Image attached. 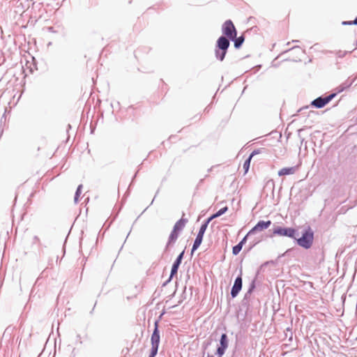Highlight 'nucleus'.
Here are the masks:
<instances>
[{
    "mask_svg": "<svg viewBox=\"0 0 357 357\" xmlns=\"http://www.w3.org/2000/svg\"><path fill=\"white\" fill-rule=\"evenodd\" d=\"M184 216L185 214L183 213L181 218L175 223L173 229L169 236L167 247H169L170 245L175 243L178 237L179 233L184 229L185 225L188 222V220L185 218Z\"/></svg>",
    "mask_w": 357,
    "mask_h": 357,
    "instance_id": "f257e3e1",
    "label": "nucleus"
},
{
    "mask_svg": "<svg viewBox=\"0 0 357 357\" xmlns=\"http://www.w3.org/2000/svg\"><path fill=\"white\" fill-rule=\"evenodd\" d=\"M229 46V40L225 37L221 36L218 39L217 47L218 50H215V56L220 61H222L226 55L227 50Z\"/></svg>",
    "mask_w": 357,
    "mask_h": 357,
    "instance_id": "f03ea898",
    "label": "nucleus"
},
{
    "mask_svg": "<svg viewBox=\"0 0 357 357\" xmlns=\"http://www.w3.org/2000/svg\"><path fill=\"white\" fill-rule=\"evenodd\" d=\"M314 234L312 230L309 228L303 234V236L297 239L298 244L306 249L310 248L313 242Z\"/></svg>",
    "mask_w": 357,
    "mask_h": 357,
    "instance_id": "7ed1b4c3",
    "label": "nucleus"
},
{
    "mask_svg": "<svg viewBox=\"0 0 357 357\" xmlns=\"http://www.w3.org/2000/svg\"><path fill=\"white\" fill-rule=\"evenodd\" d=\"M151 351L149 357H155L157 354L159 342H160V334L158 331V323H155V328L151 338Z\"/></svg>",
    "mask_w": 357,
    "mask_h": 357,
    "instance_id": "20e7f679",
    "label": "nucleus"
},
{
    "mask_svg": "<svg viewBox=\"0 0 357 357\" xmlns=\"http://www.w3.org/2000/svg\"><path fill=\"white\" fill-rule=\"evenodd\" d=\"M222 33L231 40H234L236 35L237 31L236 27L231 20H226L222 24Z\"/></svg>",
    "mask_w": 357,
    "mask_h": 357,
    "instance_id": "39448f33",
    "label": "nucleus"
},
{
    "mask_svg": "<svg viewBox=\"0 0 357 357\" xmlns=\"http://www.w3.org/2000/svg\"><path fill=\"white\" fill-rule=\"evenodd\" d=\"M208 222L203 224L199 231V233L195 238V241L194 242L192 251H194L197 250L199 245H201L203 239L204 234L206 231V229L207 228Z\"/></svg>",
    "mask_w": 357,
    "mask_h": 357,
    "instance_id": "423d86ee",
    "label": "nucleus"
},
{
    "mask_svg": "<svg viewBox=\"0 0 357 357\" xmlns=\"http://www.w3.org/2000/svg\"><path fill=\"white\" fill-rule=\"evenodd\" d=\"M334 96L335 94H331L326 98H318L312 102V105L317 108H321L328 104Z\"/></svg>",
    "mask_w": 357,
    "mask_h": 357,
    "instance_id": "0eeeda50",
    "label": "nucleus"
},
{
    "mask_svg": "<svg viewBox=\"0 0 357 357\" xmlns=\"http://www.w3.org/2000/svg\"><path fill=\"white\" fill-rule=\"evenodd\" d=\"M296 233V230L292 228L278 227L274 229L273 234L279 236H284L293 238Z\"/></svg>",
    "mask_w": 357,
    "mask_h": 357,
    "instance_id": "6e6552de",
    "label": "nucleus"
},
{
    "mask_svg": "<svg viewBox=\"0 0 357 357\" xmlns=\"http://www.w3.org/2000/svg\"><path fill=\"white\" fill-rule=\"evenodd\" d=\"M271 225L270 220L268 221H259L248 233V234L254 233L255 231H260L267 229Z\"/></svg>",
    "mask_w": 357,
    "mask_h": 357,
    "instance_id": "1a4fd4ad",
    "label": "nucleus"
},
{
    "mask_svg": "<svg viewBox=\"0 0 357 357\" xmlns=\"http://www.w3.org/2000/svg\"><path fill=\"white\" fill-rule=\"evenodd\" d=\"M242 288V278L241 276L238 277L234 282L231 291V295L233 298L236 297Z\"/></svg>",
    "mask_w": 357,
    "mask_h": 357,
    "instance_id": "9d476101",
    "label": "nucleus"
},
{
    "mask_svg": "<svg viewBox=\"0 0 357 357\" xmlns=\"http://www.w3.org/2000/svg\"><path fill=\"white\" fill-rule=\"evenodd\" d=\"M183 255H184V251H183L178 256L177 259H176V261L173 264V266L172 267V271H171L170 278H172V277H174V275H176L177 274L178 269V267H179V266H180V264L181 263V260L183 259Z\"/></svg>",
    "mask_w": 357,
    "mask_h": 357,
    "instance_id": "9b49d317",
    "label": "nucleus"
},
{
    "mask_svg": "<svg viewBox=\"0 0 357 357\" xmlns=\"http://www.w3.org/2000/svg\"><path fill=\"white\" fill-rule=\"evenodd\" d=\"M278 22L282 26L288 29L289 26V12L279 15Z\"/></svg>",
    "mask_w": 357,
    "mask_h": 357,
    "instance_id": "f8f14e48",
    "label": "nucleus"
},
{
    "mask_svg": "<svg viewBox=\"0 0 357 357\" xmlns=\"http://www.w3.org/2000/svg\"><path fill=\"white\" fill-rule=\"evenodd\" d=\"M296 171V167H284L281 169L278 172L279 176H285V175H289V174H294Z\"/></svg>",
    "mask_w": 357,
    "mask_h": 357,
    "instance_id": "ddd939ff",
    "label": "nucleus"
},
{
    "mask_svg": "<svg viewBox=\"0 0 357 357\" xmlns=\"http://www.w3.org/2000/svg\"><path fill=\"white\" fill-rule=\"evenodd\" d=\"M260 153V151L259 150H256V151H254L249 156V158L245 161L244 164H243V169H244V174H246L248 170H249V167H250V162H251V159L252 158L256 155V154H259Z\"/></svg>",
    "mask_w": 357,
    "mask_h": 357,
    "instance_id": "4468645a",
    "label": "nucleus"
},
{
    "mask_svg": "<svg viewBox=\"0 0 357 357\" xmlns=\"http://www.w3.org/2000/svg\"><path fill=\"white\" fill-rule=\"evenodd\" d=\"M245 241H246V236L244 237L243 239L238 245L233 247L232 253L234 255H238L241 252L243 245L245 243Z\"/></svg>",
    "mask_w": 357,
    "mask_h": 357,
    "instance_id": "2eb2a0df",
    "label": "nucleus"
},
{
    "mask_svg": "<svg viewBox=\"0 0 357 357\" xmlns=\"http://www.w3.org/2000/svg\"><path fill=\"white\" fill-rule=\"evenodd\" d=\"M234 47L236 48H239L244 41V37L243 36L238 37V38L236 37L234 39Z\"/></svg>",
    "mask_w": 357,
    "mask_h": 357,
    "instance_id": "dca6fc26",
    "label": "nucleus"
},
{
    "mask_svg": "<svg viewBox=\"0 0 357 357\" xmlns=\"http://www.w3.org/2000/svg\"><path fill=\"white\" fill-rule=\"evenodd\" d=\"M225 348L228 347V340H227V336L226 334H222L220 338V346Z\"/></svg>",
    "mask_w": 357,
    "mask_h": 357,
    "instance_id": "f3484780",
    "label": "nucleus"
},
{
    "mask_svg": "<svg viewBox=\"0 0 357 357\" xmlns=\"http://www.w3.org/2000/svg\"><path fill=\"white\" fill-rule=\"evenodd\" d=\"M227 210H228V207L227 206H225V207L220 209L216 213L213 214L210 218V219H213V218H218V217L220 216L221 215L225 213Z\"/></svg>",
    "mask_w": 357,
    "mask_h": 357,
    "instance_id": "a211bd4d",
    "label": "nucleus"
},
{
    "mask_svg": "<svg viewBox=\"0 0 357 357\" xmlns=\"http://www.w3.org/2000/svg\"><path fill=\"white\" fill-rule=\"evenodd\" d=\"M82 188V185H79L77 189V191H76V193H75V201L77 202V199H78V197L79 196V195L81 194V189Z\"/></svg>",
    "mask_w": 357,
    "mask_h": 357,
    "instance_id": "6ab92c4d",
    "label": "nucleus"
},
{
    "mask_svg": "<svg viewBox=\"0 0 357 357\" xmlns=\"http://www.w3.org/2000/svg\"><path fill=\"white\" fill-rule=\"evenodd\" d=\"M227 348L219 347L217 349V354L221 357L224 354Z\"/></svg>",
    "mask_w": 357,
    "mask_h": 357,
    "instance_id": "aec40b11",
    "label": "nucleus"
},
{
    "mask_svg": "<svg viewBox=\"0 0 357 357\" xmlns=\"http://www.w3.org/2000/svg\"><path fill=\"white\" fill-rule=\"evenodd\" d=\"M342 24H344V25L357 24V17L354 21L343 22Z\"/></svg>",
    "mask_w": 357,
    "mask_h": 357,
    "instance_id": "412c9836",
    "label": "nucleus"
}]
</instances>
